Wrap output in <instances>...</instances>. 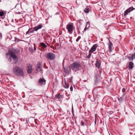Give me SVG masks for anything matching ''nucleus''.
Instances as JSON below:
<instances>
[{
	"label": "nucleus",
	"instance_id": "9b49d317",
	"mask_svg": "<svg viewBox=\"0 0 135 135\" xmlns=\"http://www.w3.org/2000/svg\"><path fill=\"white\" fill-rule=\"evenodd\" d=\"M42 26V25L41 24L34 27L33 28V29H34L35 31H37L39 29L41 28Z\"/></svg>",
	"mask_w": 135,
	"mask_h": 135
},
{
	"label": "nucleus",
	"instance_id": "4be33fe9",
	"mask_svg": "<svg viewBox=\"0 0 135 135\" xmlns=\"http://www.w3.org/2000/svg\"><path fill=\"white\" fill-rule=\"evenodd\" d=\"M89 8L86 7L85 9L84 12L86 13H88L89 12Z\"/></svg>",
	"mask_w": 135,
	"mask_h": 135
},
{
	"label": "nucleus",
	"instance_id": "f03ea898",
	"mask_svg": "<svg viewBox=\"0 0 135 135\" xmlns=\"http://www.w3.org/2000/svg\"><path fill=\"white\" fill-rule=\"evenodd\" d=\"M10 55L9 58L8 59V61L9 62H11L12 60L11 57L14 59H16L17 58L14 52L13 49H12L8 50V52L6 54V56H8Z\"/></svg>",
	"mask_w": 135,
	"mask_h": 135
},
{
	"label": "nucleus",
	"instance_id": "0eeeda50",
	"mask_svg": "<svg viewBox=\"0 0 135 135\" xmlns=\"http://www.w3.org/2000/svg\"><path fill=\"white\" fill-rule=\"evenodd\" d=\"M67 29L69 32L70 34H72L73 32V24H70L67 25Z\"/></svg>",
	"mask_w": 135,
	"mask_h": 135
},
{
	"label": "nucleus",
	"instance_id": "f704fd0d",
	"mask_svg": "<svg viewBox=\"0 0 135 135\" xmlns=\"http://www.w3.org/2000/svg\"><path fill=\"white\" fill-rule=\"evenodd\" d=\"M21 13L20 12H18V13H17V14H20Z\"/></svg>",
	"mask_w": 135,
	"mask_h": 135
},
{
	"label": "nucleus",
	"instance_id": "7ed1b4c3",
	"mask_svg": "<svg viewBox=\"0 0 135 135\" xmlns=\"http://www.w3.org/2000/svg\"><path fill=\"white\" fill-rule=\"evenodd\" d=\"M24 75L22 69L17 67V76H19L21 78L23 79L24 78Z\"/></svg>",
	"mask_w": 135,
	"mask_h": 135
},
{
	"label": "nucleus",
	"instance_id": "f257e3e1",
	"mask_svg": "<svg viewBox=\"0 0 135 135\" xmlns=\"http://www.w3.org/2000/svg\"><path fill=\"white\" fill-rule=\"evenodd\" d=\"M81 67L80 62L76 61L73 63L69 66L70 70H72L73 71L75 72L80 70Z\"/></svg>",
	"mask_w": 135,
	"mask_h": 135
},
{
	"label": "nucleus",
	"instance_id": "dca6fc26",
	"mask_svg": "<svg viewBox=\"0 0 135 135\" xmlns=\"http://www.w3.org/2000/svg\"><path fill=\"white\" fill-rule=\"evenodd\" d=\"M90 26L89 22H88L86 23V26L84 29V31H85L86 30L89 29Z\"/></svg>",
	"mask_w": 135,
	"mask_h": 135
},
{
	"label": "nucleus",
	"instance_id": "c85d7f7f",
	"mask_svg": "<svg viewBox=\"0 0 135 135\" xmlns=\"http://www.w3.org/2000/svg\"><path fill=\"white\" fill-rule=\"evenodd\" d=\"M81 125L82 126H84V123L82 121H81Z\"/></svg>",
	"mask_w": 135,
	"mask_h": 135
},
{
	"label": "nucleus",
	"instance_id": "f8f14e48",
	"mask_svg": "<svg viewBox=\"0 0 135 135\" xmlns=\"http://www.w3.org/2000/svg\"><path fill=\"white\" fill-rule=\"evenodd\" d=\"M62 85L65 88L68 89L69 87V84L68 83H66L65 78L64 79V82H63Z\"/></svg>",
	"mask_w": 135,
	"mask_h": 135
},
{
	"label": "nucleus",
	"instance_id": "6e6552de",
	"mask_svg": "<svg viewBox=\"0 0 135 135\" xmlns=\"http://www.w3.org/2000/svg\"><path fill=\"white\" fill-rule=\"evenodd\" d=\"M97 46L98 45L97 44H94L91 48L89 52L92 53H93L96 50Z\"/></svg>",
	"mask_w": 135,
	"mask_h": 135
},
{
	"label": "nucleus",
	"instance_id": "b1692460",
	"mask_svg": "<svg viewBox=\"0 0 135 135\" xmlns=\"http://www.w3.org/2000/svg\"><path fill=\"white\" fill-rule=\"evenodd\" d=\"M4 15V12L3 11H1L0 12V16H2Z\"/></svg>",
	"mask_w": 135,
	"mask_h": 135
},
{
	"label": "nucleus",
	"instance_id": "bb28decb",
	"mask_svg": "<svg viewBox=\"0 0 135 135\" xmlns=\"http://www.w3.org/2000/svg\"><path fill=\"white\" fill-rule=\"evenodd\" d=\"M81 38V37L80 36H79L78 37V38L76 40V41L77 42H78L79 41V40Z\"/></svg>",
	"mask_w": 135,
	"mask_h": 135
},
{
	"label": "nucleus",
	"instance_id": "9d476101",
	"mask_svg": "<svg viewBox=\"0 0 135 135\" xmlns=\"http://www.w3.org/2000/svg\"><path fill=\"white\" fill-rule=\"evenodd\" d=\"M45 83L46 80L44 79H40L38 81V84L41 85H45Z\"/></svg>",
	"mask_w": 135,
	"mask_h": 135
},
{
	"label": "nucleus",
	"instance_id": "39448f33",
	"mask_svg": "<svg viewBox=\"0 0 135 135\" xmlns=\"http://www.w3.org/2000/svg\"><path fill=\"white\" fill-rule=\"evenodd\" d=\"M27 73L28 74H31L32 71V65L30 64H28L27 65Z\"/></svg>",
	"mask_w": 135,
	"mask_h": 135
},
{
	"label": "nucleus",
	"instance_id": "ddd939ff",
	"mask_svg": "<svg viewBox=\"0 0 135 135\" xmlns=\"http://www.w3.org/2000/svg\"><path fill=\"white\" fill-rule=\"evenodd\" d=\"M109 42L108 44L109 49L110 52L112 51V44L111 42L109 40Z\"/></svg>",
	"mask_w": 135,
	"mask_h": 135
},
{
	"label": "nucleus",
	"instance_id": "1a4fd4ad",
	"mask_svg": "<svg viewBox=\"0 0 135 135\" xmlns=\"http://www.w3.org/2000/svg\"><path fill=\"white\" fill-rule=\"evenodd\" d=\"M42 66L41 64L38 63L37 66L36 70L37 72L42 71Z\"/></svg>",
	"mask_w": 135,
	"mask_h": 135
},
{
	"label": "nucleus",
	"instance_id": "473e14b6",
	"mask_svg": "<svg viewBox=\"0 0 135 135\" xmlns=\"http://www.w3.org/2000/svg\"><path fill=\"white\" fill-rule=\"evenodd\" d=\"M113 112L112 111H111L109 112V114H112L113 113Z\"/></svg>",
	"mask_w": 135,
	"mask_h": 135
},
{
	"label": "nucleus",
	"instance_id": "c9c22d12",
	"mask_svg": "<svg viewBox=\"0 0 135 135\" xmlns=\"http://www.w3.org/2000/svg\"><path fill=\"white\" fill-rule=\"evenodd\" d=\"M36 50V48L35 47V48H34V50Z\"/></svg>",
	"mask_w": 135,
	"mask_h": 135
},
{
	"label": "nucleus",
	"instance_id": "20e7f679",
	"mask_svg": "<svg viewBox=\"0 0 135 135\" xmlns=\"http://www.w3.org/2000/svg\"><path fill=\"white\" fill-rule=\"evenodd\" d=\"M46 57L48 59L52 61L55 58V55L53 53L50 52L46 54Z\"/></svg>",
	"mask_w": 135,
	"mask_h": 135
},
{
	"label": "nucleus",
	"instance_id": "423d86ee",
	"mask_svg": "<svg viewBox=\"0 0 135 135\" xmlns=\"http://www.w3.org/2000/svg\"><path fill=\"white\" fill-rule=\"evenodd\" d=\"M135 9V8H133L132 7L129 8L127 10L125 11L124 16H125L127 15L128 13H130L131 12L133 11V9Z\"/></svg>",
	"mask_w": 135,
	"mask_h": 135
},
{
	"label": "nucleus",
	"instance_id": "7c9ffc66",
	"mask_svg": "<svg viewBox=\"0 0 135 135\" xmlns=\"http://www.w3.org/2000/svg\"><path fill=\"white\" fill-rule=\"evenodd\" d=\"M70 90L71 91H72L73 90V87L72 86H71L70 88Z\"/></svg>",
	"mask_w": 135,
	"mask_h": 135
},
{
	"label": "nucleus",
	"instance_id": "393cba45",
	"mask_svg": "<svg viewBox=\"0 0 135 135\" xmlns=\"http://www.w3.org/2000/svg\"><path fill=\"white\" fill-rule=\"evenodd\" d=\"M120 101H122L123 100V98L122 97H119L117 98Z\"/></svg>",
	"mask_w": 135,
	"mask_h": 135
},
{
	"label": "nucleus",
	"instance_id": "58836bf2",
	"mask_svg": "<svg viewBox=\"0 0 135 135\" xmlns=\"http://www.w3.org/2000/svg\"><path fill=\"white\" fill-rule=\"evenodd\" d=\"M16 38H15V40H16Z\"/></svg>",
	"mask_w": 135,
	"mask_h": 135
},
{
	"label": "nucleus",
	"instance_id": "ea45409f",
	"mask_svg": "<svg viewBox=\"0 0 135 135\" xmlns=\"http://www.w3.org/2000/svg\"><path fill=\"white\" fill-rule=\"evenodd\" d=\"M95 123H96V121H95Z\"/></svg>",
	"mask_w": 135,
	"mask_h": 135
},
{
	"label": "nucleus",
	"instance_id": "cd10ccee",
	"mask_svg": "<svg viewBox=\"0 0 135 135\" xmlns=\"http://www.w3.org/2000/svg\"><path fill=\"white\" fill-rule=\"evenodd\" d=\"M133 60L135 59V53L132 54L131 56Z\"/></svg>",
	"mask_w": 135,
	"mask_h": 135
},
{
	"label": "nucleus",
	"instance_id": "6ab92c4d",
	"mask_svg": "<svg viewBox=\"0 0 135 135\" xmlns=\"http://www.w3.org/2000/svg\"><path fill=\"white\" fill-rule=\"evenodd\" d=\"M13 72L15 74L17 75V67L16 66L13 68Z\"/></svg>",
	"mask_w": 135,
	"mask_h": 135
},
{
	"label": "nucleus",
	"instance_id": "e433bc0d",
	"mask_svg": "<svg viewBox=\"0 0 135 135\" xmlns=\"http://www.w3.org/2000/svg\"><path fill=\"white\" fill-rule=\"evenodd\" d=\"M17 6V4L15 6V8Z\"/></svg>",
	"mask_w": 135,
	"mask_h": 135
},
{
	"label": "nucleus",
	"instance_id": "aec40b11",
	"mask_svg": "<svg viewBox=\"0 0 135 135\" xmlns=\"http://www.w3.org/2000/svg\"><path fill=\"white\" fill-rule=\"evenodd\" d=\"M41 45L42 47L44 48H46L47 47V45L45 44L43 42L41 43Z\"/></svg>",
	"mask_w": 135,
	"mask_h": 135
},
{
	"label": "nucleus",
	"instance_id": "c756f323",
	"mask_svg": "<svg viewBox=\"0 0 135 135\" xmlns=\"http://www.w3.org/2000/svg\"><path fill=\"white\" fill-rule=\"evenodd\" d=\"M80 1V0H76V4H79V2Z\"/></svg>",
	"mask_w": 135,
	"mask_h": 135
},
{
	"label": "nucleus",
	"instance_id": "4c0bfd02",
	"mask_svg": "<svg viewBox=\"0 0 135 135\" xmlns=\"http://www.w3.org/2000/svg\"><path fill=\"white\" fill-rule=\"evenodd\" d=\"M35 122L36 123V122H35Z\"/></svg>",
	"mask_w": 135,
	"mask_h": 135
},
{
	"label": "nucleus",
	"instance_id": "5701e85b",
	"mask_svg": "<svg viewBox=\"0 0 135 135\" xmlns=\"http://www.w3.org/2000/svg\"><path fill=\"white\" fill-rule=\"evenodd\" d=\"M92 53L90 52H89V54L88 56L87 57V58L89 59L90 58L91 56Z\"/></svg>",
	"mask_w": 135,
	"mask_h": 135
},
{
	"label": "nucleus",
	"instance_id": "4468645a",
	"mask_svg": "<svg viewBox=\"0 0 135 135\" xmlns=\"http://www.w3.org/2000/svg\"><path fill=\"white\" fill-rule=\"evenodd\" d=\"M134 67V64L132 62H129V68L130 69H132Z\"/></svg>",
	"mask_w": 135,
	"mask_h": 135
},
{
	"label": "nucleus",
	"instance_id": "72a5a7b5",
	"mask_svg": "<svg viewBox=\"0 0 135 135\" xmlns=\"http://www.w3.org/2000/svg\"><path fill=\"white\" fill-rule=\"evenodd\" d=\"M17 63V61H15V62H14V64H16V63Z\"/></svg>",
	"mask_w": 135,
	"mask_h": 135
},
{
	"label": "nucleus",
	"instance_id": "2eb2a0df",
	"mask_svg": "<svg viewBox=\"0 0 135 135\" xmlns=\"http://www.w3.org/2000/svg\"><path fill=\"white\" fill-rule=\"evenodd\" d=\"M32 29V28H30L29 29L28 31H27L26 32V35H29L30 33H33L34 32L35 30H31Z\"/></svg>",
	"mask_w": 135,
	"mask_h": 135
},
{
	"label": "nucleus",
	"instance_id": "a211bd4d",
	"mask_svg": "<svg viewBox=\"0 0 135 135\" xmlns=\"http://www.w3.org/2000/svg\"><path fill=\"white\" fill-rule=\"evenodd\" d=\"M64 72L65 73L69 74L70 71L69 70V68L68 67H66L64 68Z\"/></svg>",
	"mask_w": 135,
	"mask_h": 135
},
{
	"label": "nucleus",
	"instance_id": "f3484780",
	"mask_svg": "<svg viewBox=\"0 0 135 135\" xmlns=\"http://www.w3.org/2000/svg\"><path fill=\"white\" fill-rule=\"evenodd\" d=\"M95 65L96 67L98 68H100V64L99 61H96L95 62Z\"/></svg>",
	"mask_w": 135,
	"mask_h": 135
},
{
	"label": "nucleus",
	"instance_id": "a878e982",
	"mask_svg": "<svg viewBox=\"0 0 135 135\" xmlns=\"http://www.w3.org/2000/svg\"><path fill=\"white\" fill-rule=\"evenodd\" d=\"M128 58L129 59V60H131L132 61H133V59L132 58V57L131 56H129L128 57Z\"/></svg>",
	"mask_w": 135,
	"mask_h": 135
},
{
	"label": "nucleus",
	"instance_id": "412c9836",
	"mask_svg": "<svg viewBox=\"0 0 135 135\" xmlns=\"http://www.w3.org/2000/svg\"><path fill=\"white\" fill-rule=\"evenodd\" d=\"M56 97L58 99H61L62 98V96L60 94H57L56 95Z\"/></svg>",
	"mask_w": 135,
	"mask_h": 135
},
{
	"label": "nucleus",
	"instance_id": "2f4dec72",
	"mask_svg": "<svg viewBox=\"0 0 135 135\" xmlns=\"http://www.w3.org/2000/svg\"><path fill=\"white\" fill-rule=\"evenodd\" d=\"M125 90H126L124 88H123L122 89V92L123 93L125 91Z\"/></svg>",
	"mask_w": 135,
	"mask_h": 135
}]
</instances>
